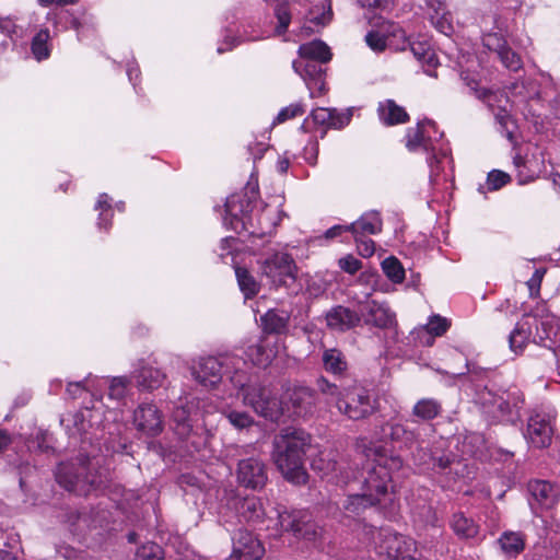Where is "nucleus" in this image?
<instances>
[{
	"instance_id": "obj_7",
	"label": "nucleus",
	"mask_w": 560,
	"mask_h": 560,
	"mask_svg": "<svg viewBox=\"0 0 560 560\" xmlns=\"http://www.w3.org/2000/svg\"><path fill=\"white\" fill-rule=\"evenodd\" d=\"M244 365L245 361L241 357L224 353L199 358L190 370L195 381L203 387L215 388L225 377L235 389L244 388L246 384L247 373Z\"/></svg>"
},
{
	"instance_id": "obj_52",
	"label": "nucleus",
	"mask_w": 560,
	"mask_h": 560,
	"mask_svg": "<svg viewBox=\"0 0 560 560\" xmlns=\"http://www.w3.org/2000/svg\"><path fill=\"white\" fill-rule=\"evenodd\" d=\"M389 47L404 50L407 47L408 40L405 31L397 24L390 23L385 35Z\"/></svg>"
},
{
	"instance_id": "obj_53",
	"label": "nucleus",
	"mask_w": 560,
	"mask_h": 560,
	"mask_svg": "<svg viewBox=\"0 0 560 560\" xmlns=\"http://www.w3.org/2000/svg\"><path fill=\"white\" fill-rule=\"evenodd\" d=\"M312 468L322 474L323 477H328L335 474L338 469V463L329 458L328 454L320 452L317 457L312 460Z\"/></svg>"
},
{
	"instance_id": "obj_59",
	"label": "nucleus",
	"mask_w": 560,
	"mask_h": 560,
	"mask_svg": "<svg viewBox=\"0 0 560 560\" xmlns=\"http://www.w3.org/2000/svg\"><path fill=\"white\" fill-rule=\"evenodd\" d=\"M322 10L323 11L320 14H317V13L311 11L310 15L307 18V21L317 27H323L326 24H328L332 16L330 2H328L327 4H323Z\"/></svg>"
},
{
	"instance_id": "obj_16",
	"label": "nucleus",
	"mask_w": 560,
	"mask_h": 560,
	"mask_svg": "<svg viewBox=\"0 0 560 560\" xmlns=\"http://www.w3.org/2000/svg\"><path fill=\"white\" fill-rule=\"evenodd\" d=\"M555 417L552 410L542 409L530 415L524 436L532 446L542 448L550 445Z\"/></svg>"
},
{
	"instance_id": "obj_30",
	"label": "nucleus",
	"mask_w": 560,
	"mask_h": 560,
	"mask_svg": "<svg viewBox=\"0 0 560 560\" xmlns=\"http://www.w3.org/2000/svg\"><path fill=\"white\" fill-rule=\"evenodd\" d=\"M56 479L66 490L80 493L88 492L94 486V481H91L90 486L86 487L81 476L73 472L71 464H60L56 470Z\"/></svg>"
},
{
	"instance_id": "obj_36",
	"label": "nucleus",
	"mask_w": 560,
	"mask_h": 560,
	"mask_svg": "<svg viewBox=\"0 0 560 560\" xmlns=\"http://www.w3.org/2000/svg\"><path fill=\"white\" fill-rule=\"evenodd\" d=\"M290 314L283 310H269L261 316L264 330L268 334H283L287 331Z\"/></svg>"
},
{
	"instance_id": "obj_22",
	"label": "nucleus",
	"mask_w": 560,
	"mask_h": 560,
	"mask_svg": "<svg viewBox=\"0 0 560 560\" xmlns=\"http://www.w3.org/2000/svg\"><path fill=\"white\" fill-rule=\"evenodd\" d=\"M280 346L277 338L264 336L256 343L249 346L245 354L254 365L267 368L278 355Z\"/></svg>"
},
{
	"instance_id": "obj_62",
	"label": "nucleus",
	"mask_w": 560,
	"mask_h": 560,
	"mask_svg": "<svg viewBox=\"0 0 560 560\" xmlns=\"http://www.w3.org/2000/svg\"><path fill=\"white\" fill-rule=\"evenodd\" d=\"M545 273H546V269L538 268V269H536L534 271L533 276L527 281V285H528V290H529L530 296L538 295L539 290H540V284H541V281H542V278H544Z\"/></svg>"
},
{
	"instance_id": "obj_27",
	"label": "nucleus",
	"mask_w": 560,
	"mask_h": 560,
	"mask_svg": "<svg viewBox=\"0 0 560 560\" xmlns=\"http://www.w3.org/2000/svg\"><path fill=\"white\" fill-rule=\"evenodd\" d=\"M165 373L144 362H140L138 369L132 372V378L136 380L137 386L142 390H153L161 387L165 381Z\"/></svg>"
},
{
	"instance_id": "obj_64",
	"label": "nucleus",
	"mask_w": 560,
	"mask_h": 560,
	"mask_svg": "<svg viewBox=\"0 0 560 560\" xmlns=\"http://www.w3.org/2000/svg\"><path fill=\"white\" fill-rule=\"evenodd\" d=\"M362 8L384 12L392 8V0H357Z\"/></svg>"
},
{
	"instance_id": "obj_43",
	"label": "nucleus",
	"mask_w": 560,
	"mask_h": 560,
	"mask_svg": "<svg viewBox=\"0 0 560 560\" xmlns=\"http://www.w3.org/2000/svg\"><path fill=\"white\" fill-rule=\"evenodd\" d=\"M235 275L240 290L245 299H252L260 291V283L256 281L255 277L245 268L237 267Z\"/></svg>"
},
{
	"instance_id": "obj_11",
	"label": "nucleus",
	"mask_w": 560,
	"mask_h": 560,
	"mask_svg": "<svg viewBox=\"0 0 560 560\" xmlns=\"http://www.w3.org/2000/svg\"><path fill=\"white\" fill-rule=\"evenodd\" d=\"M242 392L243 404L250 407L258 416L277 421L283 413L284 407L272 390L259 384H249V376L244 388H235Z\"/></svg>"
},
{
	"instance_id": "obj_47",
	"label": "nucleus",
	"mask_w": 560,
	"mask_h": 560,
	"mask_svg": "<svg viewBox=\"0 0 560 560\" xmlns=\"http://www.w3.org/2000/svg\"><path fill=\"white\" fill-rule=\"evenodd\" d=\"M222 415L228 419L230 424L237 430L250 428L255 423L254 418L246 411L228 408L222 411Z\"/></svg>"
},
{
	"instance_id": "obj_46",
	"label": "nucleus",
	"mask_w": 560,
	"mask_h": 560,
	"mask_svg": "<svg viewBox=\"0 0 560 560\" xmlns=\"http://www.w3.org/2000/svg\"><path fill=\"white\" fill-rule=\"evenodd\" d=\"M313 400V394L307 387L294 388L290 394V401L294 408L293 413L301 416L307 411V406Z\"/></svg>"
},
{
	"instance_id": "obj_61",
	"label": "nucleus",
	"mask_w": 560,
	"mask_h": 560,
	"mask_svg": "<svg viewBox=\"0 0 560 560\" xmlns=\"http://www.w3.org/2000/svg\"><path fill=\"white\" fill-rule=\"evenodd\" d=\"M303 285L305 288V292L310 296H314V298L319 296L325 291V285H324L323 281L317 278L311 277V276H306L304 278Z\"/></svg>"
},
{
	"instance_id": "obj_42",
	"label": "nucleus",
	"mask_w": 560,
	"mask_h": 560,
	"mask_svg": "<svg viewBox=\"0 0 560 560\" xmlns=\"http://www.w3.org/2000/svg\"><path fill=\"white\" fill-rule=\"evenodd\" d=\"M442 410L440 401L433 398H422L412 408V415L421 420L428 421L436 418Z\"/></svg>"
},
{
	"instance_id": "obj_63",
	"label": "nucleus",
	"mask_w": 560,
	"mask_h": 560,
	"mask_svg": "<svg viewBox=\"0 0 560 560\" xmlns=\"http://www.w3.org/2000/svg\"><path fill=\"white\" fill-rule=\"evenodd\" d=\"M338 264L343 271L350 275L355 273L362 267L361 261L352 255H347L346 257L340 258Z\"/></svg>"
},
{
	"instance_id": "obj_33",
	"label": "nucleus",
	"mask_w": 560,
	"mask_h": 560,
	"mask_svg": "<svg viewBox=\"0 0 560 560\" xmlns=\"http://www.w3.org/2000/svg\"><path fill=\"white\" fill-rule=\"evenodd\" d=\"M429 15L432 25L442 34L450 35L453 32L452 16L443 2L429 1Z\"/></svg>"
},
{
	"instance_id": "obj_44",
	"label": "nucleus",
	"mask_w": 560,
	"mask_h": 560,
	"mask_svg": "<svg viewBox=\"0 0 560 560\" xmlns=\"http://www.w3.org/2000/svg\"><path fill=\"white\" fill-rule=\"evenodd\" d=\"M106 381V386H108V399L120 401L124 399L131 386V380L127 376H116L112 377L109 381L103 377Z\"/></svg>"
},
{
	"instance_id": "obj_9",
	"label": "nucleus",
	"mask_w": 560,
	"mask_h": 560,
	"mask_svg": "<svg viewBox=\"0 0 560 560\" xmlns=\"http://www.w3.org/2000/svg\"><path fill=\"white\" fill-rule=\"evenodd\" d=\"M301 60H294L292 67L303 79L310 90L311 97L320 96L326 92L324 69L316 61L327 62L331 59L329 47L322 40H313L299 47Z\"/></svg>"
},
{
	"instance_id": "obj_5",
	"label": "nucleus",
	"mask_w": 560,
	"mask_h": 560,
	"mask_svg": "<svg viewBox=\"0 0 560 560\" xmlns=\"http://www.w3.org/2000/svg\"><path fill=\"white\" fill-rule=\"evenodd\" d=\"M316 388L329 408H336L339 415L349 420L365 419L376 410V401L370 390L359 384L341 387L320 376L316 381Z\"/></svg>"
},
{
	"instance_id": "obj_50",
	"label": "nucleus",
	"mask_w": 560,
	"mask_h": 560,
	"mask_svg": "<svg viewBox=\"0 0 560 560\" xmlns=\"http://www.w3.org/2000/svg\"><path fill=\"white\" fill-rule=\"evenodd\" d=\"M462 79L466 82V85L469 88L470 92L474 93V95L479 98L483 100L489 107L493 108L494 104L493 101L497 98V93L486 90V89H478V81L475 77H470L468 73L463 72Z\"/></svg>"
},
{
	"instance_id": "obj_39",
	"label": "nucleus",
	"mask_w": 560,
	"mask_h": 560,
	"mask_svg": "<svg viewBox=\"0 0 560 560\" xmlns=\"http://www.w3.org/2000/svg\"><path fill=\"white\" fill-rule=\"evenodd\" d=\"M237 513L246 522H259L265 515L261 502L256 497H246L237 502Z\"/></svg>"
},
{
	"instance_id": "obj_34",
	"label": "nucleus",
	"mask_w": 560,
	"mask_h": 560,
	"mask_svg": "<svg viewBox=\"0 0 560 560\" xmlns=\"http://www.w3.org/2000/svg\"><path fill=\"white\" fill-rule=\"evenodd\" d=\"M335 109H329L325 107L315 108L312 110L311 115L305 119L302 127H304L305 124H308V121L312 120L315 125L318 126L341 128L350 120L349 115H343L341 117H335Z\"/></svg>"
},
{
	"instance_id": "obj_31",
	"label": "nucleus",
	"mask_w": 560,
	"mask_h": 560,
	"mask_svg": "<svg viewBox=\"0 0 560 560\" xmlns=\"http://www.w3.org/2000/svg\"><path fill=\"white\" fill-rule=\"evenodd\" d=\"M528 490L533 500L544 509L552 508L559 497L558 489L545 480L529 482Z\"/></svg>"
},
{
	"instance_id": "obj_21",
	"label": "nucleus",
	"mask_w": 560,
	"mask_h": 560,
	"mask_svg": "<svg viewBox=\"0 0 560 560\" xmlns=\"http://www.w3.org/2000/svg\"><path fill=\"white\" fill-rule=\"evenodd\" d=\"M236 476L242 486L260 489L267 481L266 466L257 457L242 459L238 462Z\"/></svg>"
},
{
	"instance_id": "obj_49",
	"label": "nucleus",
	"mask_w": 560,
	"mask_h": 560,
	"mask_svg": "<svg viewBox=\"0 0 560 560\" xmlns=\"http://www.w3.org/2000/svg\"><path fill=\"white\" fill-rule=\"evenodd\" d=\"M95 210L100 211L97 226L107 231L110 228L112 206L110 197L107 194H101L95 205Z\"/></svg>"
},
{
	"instance_id": "obj_38",
	"label": "nucleus",
	"mask_w": 560,
	"mask_h": 560,
	"mask_svg": "<svg viewBox=\"0 0 560 560\" xmlns=\"http://www.w3.org/2000/svg\"><path fill=\"white\" fill-rule=\"evenodd\" d=\"M498 542L502 552L511 558L518 556L525 548V537L520 532H504Z\"/></svg>"
},
{
	"instance_id": "obj_23",
	"label": "nucleus",
	"mask_w": 560,
	"mask_h": 560,
	"mask_svg": "<svg viewBox=\"0 0 560 560\" xmlns=\"http://www.w3.org/2000/svg\"><path fill=\"white\" fill-rule=\"evenodd\" d=\"M381 436L385 441H390L394 447H398L400 450H410L417 443L416 433L408 430L394 418L382 425Z\"/></svg>"
},
{
	"instance_id": "obj_57",
	"label": "nucleus",
	"mask_w": 560,
	"mask_h": 560,
	"mask_svg": "<svg viewBox=\"0 0 560 560\" xmlns=\"http://www.w3.org/2000/svg\"><path fill=\"white\" fill-rule=\"evenodd\" d=\"M485 47L500 55L508 46L505 39L498 33H488L482 38Z\"/></svg>"
},
{
	"instance_id": "obj_45",
	"label": "nucleus",
	"mask_w": 560,
	"mask_h": 560,
	"mask_svg": "<svg viewBox=\"0 0 560 560\" xmlns=\"http://www.w3.org/2000/svg\"><path fill=\"white\" fill-rule=\"evenodd\" d=\"M49 31L47 28L40 30L32 40V54L36 60L42 61L47 59L50 55L49 46Z\"/></svg>"
},
{
	"instance_id": "obj_1",
	"label": "nucleus",
	"mask_w": 560,
	"mask_h": 560,
	"mask_svg": "<svg viewBox=\"0 0 560 560\" xmlns=\"http://www.w3.org/2000/svg\"><path fill=\"white\" fill-rule=\"evenodd\" d=\"M366 457L372 458L374 465L364 480V492L349 495L345 500L343 514L347 518L355 520L368 508L382 504L387 500L392 501L388 489L393 474L399 471L402 467V458L383 445L369 447Z\"/></svg>"
},
{
	"instance_id": "obj_37",
	"label": "nucleus",
	"mask_w": 560,
	"mask_h": 560,
	"mask_svg": "<svg viewBox=\"0 0 560 560\" xmlns=\"http://www.w3.org/2000/svg\"><path fill=\"white\" fill-rule=\"evenodd\" d=\"M513 163L517 172L516 177L520 185L534 180L542 170V163H538L535 160H524L521 156H515Z\"/></svg>"
},
{
	"instance_id": "obj_35",
	"label": "nucleus",
	"mask_w": 560,
	"mask_h": 560,
	"mask_svg": "<svg viewBox=\"0 0 560 560\" xmlns=\"http://www.w3.org/2000/svg\"><path fill=\"white\" fill-rule=\"evenodd\" d=\"M450 526L454 534L462 539H472L479 534V526L475 521L466 516L463 512H456L453 514Z\"/></svg>"
},
{
	"instance_id": "obj_15",
	"label": "nucleus",
	"mask_w": 560,
	"mask_h": 560,
	"mask_svg": "<svg viewBox=\"0 0 560 560\" xmlns=\"http://www.w3.org/2000/svg\"><path fill=\"white\" fill-rule=\"evenodd\" d=\"M383 222L376 211L363 213L355 222L349 224L359 254L362 257H371L375 252V243L369 237L382 231Z\"/></svg>"
},
{
	"instance_id": "obj_12",
	"label": "nucleus",
	"mask_w": 560,
	"mask_h": 560,
	"mask_svg": "<svg viewBox=\"0 0 560 560\" xmlns=\"http://www.w3.org/2000/svg\"><path fill=\"white\" fill-rule=\"evenodd\" d=\"M479 398L483 412L498 421L512 420L523 402L516 389L499 392L486 389L480 394Z\"/></svg>"
},
{
	"instance_id": "obj_20",
	"label": "nucleus",
	"mask_w": 560,
	"mask_h": 560,
	"mask_svg": "<svg viewBox=\"0 0 560 560\" xmlns=\"http://www.w3.org/2000/svg\"><path fill=\"white\" fill-rule=\"evenodd\" d=\"M133 424L149 436L159 435L163 430L162 413L152 402L140 404L133 411Z\"/></svg>"
},
{
	"instance_id": "obj_26",
	"label": "nucleus",
	"mask_w": 560,
	"mask_h": 560,
	"mask_svg": "<svg viewBox=\"0 0 560 560\" xmlns=\"http://www.w3.org/2000/svg\"><path fill=\"white\" fill-rule=\"evenodd\" d=\"M450 327L451 322L446 317L436 314L430 316L428 323L415 329L411 335L422 346L431 347L434 343L435 337L444 335Z\"/></svg>"
},
{
	"instance_id": "obj_54",
	"label": "nucleus",
	"mask_w": 560,
	"mask_h": 560,
	"mask_svg": "<svg viewBox=\"0 0 560 560\" xmlns=\"http://www.w3.org/2000/svg\"><path fill=\"white\" fill-rule=\"evenodd\" d=\"M305 108L302 103L290 104L289 106L283 107L276 118L273 119V125L283 124L289 119L295 118L298 116L303 115Z\"/></svg>"
},
{
	"instance_id": "obj_60",
	"label": "nucleus",
	"mask_w": 560,
	"mask_h": 560,
	"mask_svg": "<svg viewBox=\"0 0 560 560\" xmlns=\"http://www.w3.org/2000/svg\"><path fill=\"white\" fill-rule=\"evenodd\" d=\"M365 42L368 46L376 52L383 51L388 46L385 35H382L377 32L368 33L365 36Z\"/></svg>"
},
{
	"instance_id": "obj_41",
	"label": "nucleus",
	"mask_w": 560,
	"mask_h": 560,
	"mask_svg": "<svg viewBox=\"0 0 560 560\" xmlns=\"http://www.w3.org/2000/svg\"><path fill=\"white\" fill-rule=\"evenodd\" d=\"M415 462L419 466H432L433 469H438L439 471H445L453 459L450 455H441L434 456L425 453L422 448L418 450L417 454L413 455Z\"/></svg>"
},
{
	"instance_id": "obj_14",
	"label": "nucleus",
	"mask_w": 560,
	"mask_h": 560,
	"mask_svg": "<svg viewBox=\"0 0 560 560\" xmlns=\"http://www.w3.org/2000/svg\"><path fill=\"white\" fill-rule=\"evenodd\" d=\"M532 319L536 325L533 342L548 348L555 354V348H560V319L545 304H539L532 311Z\"/></svg>"
},
{
	"instance_id": "obj_55",
	"label": "nucleus",
	"mask_w": 560,
	"mask_h": 560,
	"mask_svg": "<svg viewBox=\"0 0 560 560\" xmlns=\"http://www.w3.org/2000/svg\"><path fill=\"white\" fill-rule=\"evenodd\" d=\"M135 560H162V548L154 542L142 545L138 548Z\"/></svg>"
},
{
	"instance_id": "obj_13",
	"label": "nucleus",
	"mask_w": 560,
	"mask_h": 560,
	"mask_svg": "<svg viewBox=\"0 0 560 560\" xmlns=\"http://www.w3.org/2000/svg\"><path fill=\"white\" fill-rule=\"evenodd\" d=\"M260 272L275 288L290 287L296 278V265L291 255L276 252L258 261Z\"/></svg>"
},
{
	"instance_id": "obj_3",
	"label": "nucleus",
	"mask_w": 560,
	"mask_h": 560,
	"mask_svg": "<svg viewBox=\"0 0 560 560\" xmlns=\"http://www.w3.org/2000/svg\"><path fill=\"white\" fill-rule=\"evenodd\" d=\"M406 147L411 152L428 153L427 163L431 185L436 186L453 178L448 144L443 140V135L438 131L433 121L419 122L416 128L409 129L406 135Z\"/></svg>"
},
{
	"instance_id": "obj_40",
	"label": "nucleus",
	"mask_w": 560,
	"mask_h": 560,
	"mask_svg": "<svg viewBox=\"0 0 560 560\" xmlns=\"http://www.w3.org/2000/svg\"><path fill=\"white\" fill-rule=\"evenodd\" d=\"M322 361L325 371L335 375H341L348 368L343 353L336 348L325 349Z\"/></svg>"
},
{
	"instance_id": "obj_56",
	"label": "nucleus",
	"mask_w": 560,
	"mask_h": 560,
	"mask_svg": "<svg viewBox=\"0 0 560 560\" xmlns=\"http://www.w3.org/2000/svg\"><path fill=\"white\" fill-rule=\"evenodd\" d=\"M485 444V440L480 434L471 433L464 438L463 446L464 453L470 456H477Z\"/></svg>"
},
{
	"instance_id": "obj_18",
	"label": "nucleus",
	"mask_w": 560,
	"mask_h": 560,
	"mask_svg": "<svg viewBox=\"0 0 560 560\" xmlns=\"http://www.w3.org/2000/svg\"><path fill=\"white\" fill-rule=\"evenodd\" d=\"M510 91L511 94L515 97V100H513V104H515L522 110L525 117H539L541 115L538 110V107H540L541 104L536 82H514L510 86Z\"/></svg>"
},
{
	"instance_id": "obj_51",
	"label": "nucleus",
	"mask_w": 560,
	"mask_h": 560,
	"mask_svg": "<svg viewBox=\"0 0 560 560\" xmlns=\"http://www.w3.org/2000/svg\"><path fill=\"white\" fill-rule=\"evenodd\" d=\"M511 177L508 173L493 170L491 171L488 176L485 185H480L478 190L480 194H485V189L490 191L499 190L504 185H506L510 182Z\"/></svg>"
},
{
	"instance_id": "obj_48",
	"label": "nucleus",
	"mask_w": 560,
	"mask_h": 560,
	"mask_svg": "<svg viewBox=\"0 0 560 560\" xmlns=\"http://www.w3.org/2000/svg\"><path fill=\"white\" fill-rule=\"evenodd\" d=\"M382 269L386 277L394 283H401L405 280V269L401 262L394 256L383 260Z\"/></svg>"
},
{
	"instance_id": "obj_19",
	"label": "nucleus",
	"mask_w": 560,
	"mask_h": 560,
	"mask_svg": "<svg viewBox=\"0 0 560 560\" xmlns=\"http://www.w3.org/2000/svg\"><path fill=\"white\" fill-rule=\"evenodd\" d=\"M233 548L229 560H260L265 549L259 539L246 529H238L232 538Z\"/></svg>"
},
{
	"instance_id": "obj_6",
	"label": "nucleus",
	"mask_w": 560,
	"mask_h": 560,
	"mask_svg": "<svg viewBox=\"0 0 560 560\" xmlns=\"http://www.w3.org/2000/svg\"><path fill=\"white\" fill-rule=\"evenodd\" d=\"M225 215L223 222L230 229L241 232L248 231L253 236L262 237L271 235L285 213L277 207L267 205L256 214V223L247 214L249 201L243 196L232 195L225 201Z\"/></svg>"
},
{
	"instance_id": "obj_28",
	"label": "nucleus",
	"mask_w": 560,
	"mask_h": 560,
	"mask_svg": "<svg viewBox=\"0 0 560 560\" xmlns=\"http://www.w3.org/2000/svg\"><path fill=\"white\" fill-rule=\"evenodd\" d=\"M407 46H410L411 52L413 54L415 58L422 65L424 72L428 75L436 78L438 73L435 72V68L440 65V62L431 45L425 40H417L411 43L408 42Z\"/></svg>"
},
{
	"instance_id": "obj_24",
	"label": "nucleus",
	"mask_w": 560,
	"mask_h": 560,
	"mask_svg": "<svg viewBox=\"0 0 560 560\" xmlns=\"http://www.w3.org/2000/svg\"><path fill=\"white\" fill-rule=\"evenodd\" d=\"M360 316L364 319L365 324L378 328H387L395 322V313L389 306L385 302H377L375 300L368 301L362 305Z\"/></svg>"
},
{
	"instance_id": "obj_32",
	"label": "nucleus",
	"mask_w": 560,
	"mask_h": 560,
	"mask_svg": "<svg viewBox=\"0 0 560 560\" xmlns=\"http://www.w3.org/2000/svg\"><path fill=\"white\" fill-rule=\"evenodd\" d=\"M380 120L387 126L404 124L409 119V116L404 107L399 106L393 100H385L380 102L377 107Z\"/></svg>"
},
{
	"instance_id": "obj_2",
	"label": "nucleus",
	"mask_w": 560,
	"mask_h": 560,
	"mask_svg": "<svg viewBox=\"0 0 560 560\" xmlns=\"http://www.w3.org/2000/svg\"><path fill=\"white\" fill-rule=\"evenodd\" d=\"M105 385L106 381L103 377L91 374L82 382H71L68 384L67 393L71 398L75 399L85 392L90 393L93 397L91 406L86 405L80 411L65 415L60 419V424L70 438L78 439L82 443L90 442L92 439L89 432L90 429H97L107 419L106 413L109 412V407L105 406L101 396L98 397Z\"/></svg>"
},
{
	"instance_id": "obj_4",
	"label": "nucleus",
	"mask_w": 560,
	"mask_h": 560,
	"mask_svg": "<svg viewBox=\"0 0 560 560\" xmlns=\"http://www.w3.org/2000/svg\"><path fill=\"white\" fill-rule=\"evenodd\" d=\"M310 443L311 436L295 428H285L273 439L272 460L284 479L294 485L307 481L304 456Z\"/></svg>"
},
{
	"instance_id": "obj_25",
	"label": "nucleus",
	"mask_w": 560,
	"mask_h": 560,
	"mask_svg": "<svg viewBox=\"0 0 560 560\" xmlns=\"http://www.w3.org/2000/svg\"><path fill=\"white\" fill-rule=\"evenodd\" d=\"M325 319L329 329L343 332L357 327L361 316L349 307L337 305L327 311Z\"/></svg>"
},
{
	"instance_id": "obj_58",
	"label": "nucleus",
	"mask_w": 560,
	"mask_h": 560,
	"mask_svg": "<svg viewBox=\"0 0 560 560\" xmlns=\"http://www.w3.org/2000/svg\"><path fill=\"white\" fill-rule=\"evenodd\" d=\"M498 57L500 58L503 66L512 71H517L522 68V60L520 56L512 51L509 47L500 52Z\"/></svg>"
},
{
	"instance_id": "obj_8",
	"label": "nucleus",
	"mask_w": 560,
	"mask_h": 560,
	"mask_svg": "<svg viewBox=\"0 0 560 560\" xmlns=\"http://www.w3.org/2000/svg\"><path fill=\"white\" fill-rule=\"evenodd\" d=\"M208 411L205 409V401L191 398H185V404L180 400L173 411L174 431L182 440L198 450L206 444L211 435L210 428L205 419Z\"/></svg>"
},
{
	"instance_id": "obj_29",
	"label": "nucleus",
	"mask_w": 560,
	"mask_h": 560,
	"mask_svg": "<svg viewBox=\"0 0 560 560\" xmlns=\"http://www.w3.org/2000/svg\"><path fill=\"white\" fill-rule=\"evenodd\" d=\"M532 327V314L524 316L520 322H517L514 329L511 331L509 336L510 349L514 353H522L527 343L529 341H533V336L535 334H533Z\"/></svg>"
},
{
	"instance_id": "obj_10",
	"label": "nucleus",
	"mask_w": 560,
	"mask_h": 560,
	"mask_svg": "<svg viewBox=\"0 0 560 560\" xmlns=\"http://www.w3.org/2000/svg\"><path fill=\"white\" fill-rule=\"evenodd\" d=\"M358 526L362 528L363 542L373 544L378 553H385L390 560H418L412 555L416 551L412 539L394 533L387 527L376 529L361 523H358Z\"/></svg>"
},
{
	"instance_id": "obj_17",
	"label": "nucleus",
	"mask_w": 560,
	"mask_h": 560,
	"mask_svg": "<svg viewBox=\"0 0 560 560\" xmlns=\"http://www.w3.org/2000/svg\"><path fill=\"white\" fill-rule=\"evenodd\" d=\"M278 522L283 530L291 532L298 538L312 540L317 536V526L307 511H280Z\"/></svg>"
}]
</instances>
